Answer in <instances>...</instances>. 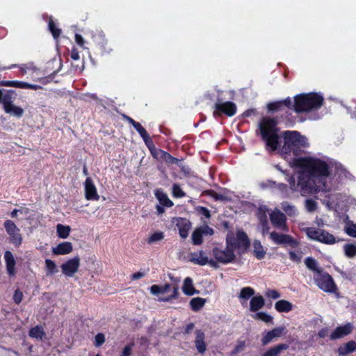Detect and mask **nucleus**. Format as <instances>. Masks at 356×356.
I'll return each instance as SVG.
<instances>
[{
	"label": "nucleus",
	"instance_id": "f257e3e1",
	"mask_svg": "<svg viewBox=\"0 0 356 356\" xmlns=\"http://www.w3.org/2000/svg\"><path fill=\"white\" fill-rule=\"evenodd\" d=\"M291 164L305 171L298 177V186H300L302 195L327 191V178L330 175V170L325 161L313 157L293 158Z\"/></svg>",
	"mask_w": 356,
	"mask_h": 356
},
{
	"label": "nucleus",
	"instance_id": "f03ea898",
	"mask_svg": "<svg viewBox=\"0 0 356 356\" xmlns=\"http://www.w3.org/2000/svg\"><path fill=\"white\" fill-rule=\"evenodd\" d=\"M282 138L284 144L281 152L285 157L293 156V158H300L304 149L309 146L307 138L297 131H284Z\"/></svg>",
	"mask_w": 356,
	"mask_h": 356
},
{
	"label": "nucleus",
	"instance_id": "7ed1b4c3",
	"mask_svg": "<svg viewBox=\"0 0 356 356\" xmlns=\"http://www.w3.org/2000/svg\"><path fill=\"white\" fill-rule=\"evenodd\" d=\"M277 122L275 119L264 117L259 123V131L266 149L275 151L280 147V136L277 134Z\"/></svg>",
	"mask_w": 356,
	"mask_h": 356
},
{
	"label": "nucleus",
	"instance_id": "20e7f679",
	"mask_svg": "<svg viewBox=\"0 0 356 356\" xmlns=\"http://www.w3.org/2000/svg\"><path fill=\"white\" fill-rule=\"evenodd\" d=\"M292 110L302 113L319 109L323 102V97L316 92L301 93L294 97Z\"/></svg>",
	"mask_w": 356,
	"mask_h": 356
},
{
	"label": "nucleus",
	"instance_id": "39448f33",
	"mask_svg": "<svg viewBox=\"0 0 356 356\" xmlns=\"http://www.w3.org/2000/svg\"><path fill=\"white\" fill-rule=\"evenodd\" d=\"M134 127L137 130L138 134L140 135V136L143 138V139L144 140L145 143L147 145L152 155L155 159H156L157 160L164 161L166 163H172L174 161H176V159L172 157L167 152L154 147L152 145V142H150L149 143V135L147 133L146 130L143 127V126L139 122H136L134 125Z\"/></svg>",
	"mask_w": 356,
	"mask_h": 356
},
{
	"label": "nucleus",
	"instance_id": "423d86ee",
	"mask_svg": "<svg viewBox=\"0 0 356 356\" xmlns=\"http://www.w3.org/2000/svg\"><path fill=\"white\" fill-rule=\"evenodd\" d=\"M314 281L316 286L324 292L335 293L338 291L334 279L324 269L318 270L317 274H314Z\"/></svg>",
	"mask_w": 356,
	"mask_h": 356
},
{
	"label": "nucleus",
	"instance_id": "0eeeda50",
	"mask_svg": "<svg viewBox=\"0 0 356 356\" xmlns=\"http://www.w3.org/2000/svg\"><path fill=\"white\" fill-rule=\"evenodd\" d=\"M307 237L313 241L326 245H333L343 239H337L335 236L327 231L315 227H307L304 229Z\"/></svg>",
	"mask_w": 356,
	"mask_h": 356
},
{
	"label": "nucleus",
	"instance_id": "6e6552de",
	"mask_svg": "<svg viewBox=\"0 0 356 356\" xmlns=\"http://www.w3.org/2000/svg\"><path fill=\"white\" fill-rule=\"evenodd\" d=\"M226 243H228L233 250H238L242 252L247 250L250 245L248 235L243 231H238L236 236H227Z\"/></svg>",
	"mask_w": 356,
	"mask_h": 356
},
{
	"label": "nucleus",
	"instance_id": "1a4fd4ad",
	"mask_svg": "<svg viewBox=\"0 0 356 356\" xmlns=\"http://www.w3.org/2000/svg\"><path fill=\"white\" fill-rule=\"evenodd\" d=\"M19 70L22 75H25L28 72H31V78L35 81H39L44 85L47 84L50 81V79L49 77L42 76V75H44V73H42L40 69L33 65V63L22 65L20 66Z\"/></svg>",
	"mask_w": 356,
	"mask_h": 356
},
{
	"label": "nucleus",
	"instance_id": "9d476101",
	"mask_svg": "<svg viewBox=\"0 0 356 356\" xmlns=\"http://www.w3.org/2000/svg\"><path fill=\"white\" fill-rule=\"evenodd\" d=\"M6 233L9 236L10 243L15 246H19L22 243V237L20 229L15 223L10 220H7L3 223Z\"/></svg>",
	"mask_w": 356,
	"mask_h": 356
},
{
	"label": "nucleus",
	"instance_id": "9b49d317",
	"mask_svg": "<svg viewBox=\"0 0 356 356\" xmlns=\"http://www.w3.org/2000/svg\"><path fill=\"white\" fill-rule=\"evenodd\" d=\"M213 254L217 261L222 264L230 263L236 258L234 251L229 246L228 243H227L225 250H223L217 247L213 248Z\"/></svg>",
	"mask_w": 356,
	"mask_h": 356
},
{
	"label": "nucleus",
	"instance_id": "f8f14e48",
	"mask_svg": "<svg viewBox=\"0 0 356 356\" xmlns=\"http://www.w3.org/2000/svg\"><path fill=\"white\" fill-rule=\"evenodd\" d=\"M270 238L277 245H289L292 248H296L298 245L297 240L289 234L279 233L273 231L270 233Z\"/></svg>",
	"mask_w": 356,
	"mask_h": 356
},
{
	"label": "nucleus",
	"instance_id": "ddd939ff",
	"mask_svg": "<svg viewBox=\"0 0 356 356\" xmlns=\"http://www.w3.org/2000/svg\"><path fill=\"white\" fill-rule=\"evenodd\" d=\"M214 116H220L222 114H225L227 116L232 117L234 115L236 112V106L235 104L229 101L223 103L216 102L214 105Z\"/></svg>",
	"mask_w": 356,
	"mask_h": 356
},
{
	"label": "nucleus",
	"instance_id": "4468645a",
	"mask_svg": "<svg viewBox=\"0 0 356 356\" xmlns=\"http://www.w3.org/2000/svg\"><path fill=\"white\" fill-rule=\"evenodd\" d=\"M80 261L79 257L67 259L60 266L63 273L67 277H73L79 271Z\"/></svg>",
	"mask_w": 356,
	"mask_h": 356
},
{
	"label": "nucleus",
	"instance_id": "2eb2a0df",
	"mask_svg": "<svg viewBox=\"0 0 356 356\" xmlns=\"http://www.w3.org/2000/svg\"><path fill=\"white\" fill-rule=\"evenodd\" d=\"M154 195L159 202V204L156 206L158 215H161L165 212V207L169 208L173 205V202L169 199L167 194L161 189L155 190Z\"/></svg>",
	"mask_w": 356,
	"mask_h": 356
},
{
	"label": "nucleus",
	"instance_id": "dca6fc26",
	"mask_svg": "<svg viewBox=\"0 0 356 356\" xmlns=\"http://www.w3.org/2000/svg\"><path fill=\"white\" fill-rule=\"evenodd\" d=\"M0 102L3 104V108L7 113H9L15 117H21L24 113V110L11 104L8 101V97L6 95H3L2 91L0 90Z\"/></svg>",
	"mask_w": 356,
	"mask_h": 356
},
{
	"label": "nucleus",
	"instance_id": "f3484780",
	"mask_svg": "<svg viewBox=\"0 0 356 356\" xmlns=\"http://www.w3.org/2000/svg\"><path fill=\"white\" fill-rule=\"evenodd\" d=\"M270 220L273 225L277 229L284 232H288L289 227L286 225V216L280 211H273L270 215Z\"/></svg>",
	"mask_w": 356,
	"mask_h": 356
},
{
	"label": "nucleus",
	"instance_id": "a211bd4d",
	"mask_svg": "<svg viewBox=\"0 0 356 356\" xmlns=\"http://www.w3.org/2000/svg\"><path fill=\"white\" fill-rule=\"evenodd\" d=\"M85 197L88 200L97 201L99 199L96 186L90 177H87L84 182Z\"/></svg>",
	"mask_w": 356,
	"mask_h": 356
},
{
	"label": "nucleus",
	"instance_id": "6ab92c4d",
	"mask_svg": "<svg viewBox=\"0 0 356 356\" xmlns=\"http://www.w3.org/2000/svg\"><path fill=\"white\" fill-rule=\"evenodd\" d=\"M285 327L283 326L274 327L273 330L268 331L261 339V343L263 346H266L273 341L275 339L280 337Z\"/></svg>",
	"mask_w": 356,
	"mask_h": 356
},
{
	"label": "nucleus",
	"instance_id": "aec40b11",
	"mask_svg": "<svg viewBox=\"0 0 356 356\" xmlns=\"http://www.w3.org/2000/svg\"><path fill=\"white\" fill-rule=\"evenodd\" d=\"M353 330V325L350 323H347L346 324L341 326H338L335 328V330L331 334L330 338L331 340H334L337 339H341L345 336L348 335L352 332Z\"/></svg>",
	"mask_w": 356,
	"mask_h": 356
},
{
	"label": "nucleus",
	"instance_id": "412c9836",
	"mask_svg": "<svg viewBox=\"0 0 356 356\" xmlns=\"http://www.w3.org/2000/svg\"><path fill=\"white\" fill-rule=\"evenodd\" d=\"M284 107L292 110V100L288 97L284 100L270 102L267 105L268 110L271 112H277L282 110Z\"/></svg>",
	"mask_w": 356,
	"mask_h": 356
},
{
	"label": "nucleus",
	"instance_id": "4be33fe9",
	"mask_svg": "<svg viewBox=\"0 0 356 356\" xmlns=\"http://www.w3.org/2000/svg\"><path fill=\"white\" fill-rule=\"evenodd\" d=\"M177 291V286L173 285L171 286L170 284H165L164 286L152 285L150 287V292L153 295L159 296L164 295L169 292H171L170 297H175Z\"/></svg>",
	"mask_w": 356,
	"mask_h": 356
},
{
	"label": "nucleus",
	"instance_id": "5701e85b",
	"mask_svg": "<svg viewBox=\"0 0 356 356\" xmlns=\"http://www.w3.org/2000/svg\"><path fill=\"white\" fill-rule=\"evenodd\" d=\"M73 245L71 242L64 241L51 248V252L54 255H65L71 253Z\"/></svg>",
	"mask_w": 356,
	"mask_h": 356
},
{
	"label": "nucleus",
	"instance_id": "b1692460",
	"mask_svg": "<svg viewBox=\"0 0 356 356\" xmlns=\"http://www.w3.org/2000/svg\"><path fill=\"white\" fill-rule=\"evenodd\" d=\"M4 259L6 265L7 272L9 275L13 276L15 275V264L16 261L13 253L10 251H6L4 253Z\"/></svg>",
	"mask_w": 356,
	"mask_h": 356
},
{
	"label": "nucleus",
	"instance_id": "393cba45",
	"mask_svg": "<svg viewBox=\"0 0 356 356\" xmlns=\"http://www.w3.org/2000/svg\"><path fill=\"white\" fill-rule=\"evenodd\" d=\"M195 335H196V337L195 339V347L199 353L203 354L205 353V351L207 350V345L204 341L205 334L202 330H197L195 331Z\"/></svg>",
	"mask_w": 356,
	"mask_h": 356
},
{
	"label": "nucleus",
	"instance_id": "a878e982",
	"mask_svg": "<svg viewBox=\"0 0 356 356\" xmlns=\"http://www.w3.org/2000/svg\"><path fill=\"white\" fill-rule=\"evenodd\" d=\"M289 345L286 343H279L268 348L260 356H279L282 351L286 350Z\"/></svg>",
	"mask_w": 356,
	"mask_h": 356
},
{
	"label": "nucleus",
	"instance_id": "bb28decb",
	"mask_svg": "<svg viewBox=\"0 0 356 356\" xmlns=\"http://www.w3.org/2000/svg\"><path fill=\"white\" fill-rule=\"evenodd\" d=\"M190 260L193 264L200 266H204L209 262V259L204 251H198L192 253Z\"/></svg>",
	"mask_w": 356,
	"mask_h": 356
},
{
	"label": "nucleus",
	"instance_id": "cd10ccee",
	"mask_svg": "<svg viewBox=\"0 0 356 356\" xmlns=\"http://www.w3.org/2000/svg\"><path fill=\"white\" fill-rule=\"evenodd\" d=\"M182 291L184 294L189 296L200 293V291L194 287L193 280L189 277H186L184 281Z\"/></svg>",
	"mask_w": 356,
	"mask_h": 356
},
{
	"label": "nucleus",
	"instance_id": "c85d7f7f",
	"mask_svg": "<svg viewBox=\"0 0 356 356\" xmlns=\"http://www.w3.org/2000/svg\"><path fill=\"white\" fill-rule=\"evenodd\" d=\"M265 305V300L261 295L253 296L250 302V310L256 312L261 309Z\"/></svg>",
	"mask_w": 356,
	"mask_h": 356
},
{
	"label": "nucleus",
	"instance_id": "c756f323",
	"mask_svg": "<svg viewBox=\"0 0 356 356\" xmlns=\"http://www.w3.org/2000/svg\"><path fill=\"white\" fill-rule=\"evenodd\" d=\"M356 350V342L353 340L339 347L337 353L340 356H346L348 354Z\"/></svg>",
	"mask_w": 356,
	"mask_h": 356
},
{
	"label": "nucleus",
	"instance_id": "7c9ffc66",
	"mask_svg": "<svg viewBox=\"0 0 356 356\" xmlns=\"http://www.w3.org/2000/svg\"><path fill=\"white\" fill-rule=\"evenodd\" d=\"M191 227V223L189 220L179 217V236L181 238H186L188 236Z\"/></svg>",
	"mask_w": 356,
	"mask_h": 356
},
{
	"label": "nucleus",
	"instance_id": "2f4dec72",
	"mask_svg": "<svg viewBox=\"0 0 356 356\" xmlns=\"http://www.w3.org/2000/svg\"><path fill=\"white\" fill-rule=\"evenodd\" d=\"M275 308L278 312H289L293 309V305L288 300H280L276 302Z\"/></svg>",
	"mask_w": 356,
	"mask_h": 356
},
{
	"label": "nucleus",
	"instance_id": "473e14b6",
	"mask_svg": "<svg viewBox=\"0 0 356 356\" xmlns=\"http://www.w3.org/2000/svg\"><path fill=\"white\" fill-rule=\"evenodd\" d=\"M44 269L47 276L54 275L58 271V266L55 261L49 259H46L44 261Z\"/></svg>",
	"mask_w": 356,
	"mask_h": 356
},
{
	"label": "nucleus",
	"instance_id": "72a5a7b5",
	"mask_svg": "<svg viewBox=\"0 0 356 356\" xmlns=\"http://www.w3.org/2000/svg\"><path fill=\"white\" fill-rule=\"evenodd\" d=\"M205 303H206V299L200 298V297H197V298H192L189 304H190L191 309L193 312H198L204 307Z\"/></svg>",
	"mask_w": 356,
	"mask_h": 356
},
{
	"label": "nucleus",
	"instance_id": "f704fd0d",
	"mask_svg": "<svg viewBox=\"0 0 356 356\" xmlns=\"http://www.w3.org/2000/svg\"><path fill=\"white\" fill-rule=\"evenodd\" d=\"M305 264L308 269L314 271V274H317L318 270L323 269L318 266L317 261L312 257H307L305 259Z\"/></svg>",
	"mask_w": 356,
	"mask_h": 356
},
{
	"label": "nucleus",
	"instance_id": "c9c22d12",
	"mask_svg": "<svg viewBox=\"0 0 356 356\" xmlns=\"http://www.w3.org/2000/svg\"><path fill=\"white\" fill-rule=\"evenodd\" d=\"M71 232V228L68 225H63L62 224H58L56 225V232L59 238L65 239L67 238Z\"/></svg>",
	"mask_w": 356,
	"mask_h": 356
},
{
	"label": "nucleus",
	"instance_id": "e433bc0d",
	"mask_svg": "<svg viewBox=\"0 0 356 356\" xmlns=\"http://www.w3.org/2000/svg\"><path fill=\"white\" fill-rule=\"evenodd\" d=\"M1 85L6 87L27 89V82L20 81H3Z\"/></svg>",
	"mask_w": 356,
	"mask_h": 356
},
{
	"label": "nucleus",
	"instance_id": "4c0bfd02",
	"mask_svg": "<svg viewBox=\"0 0 356 356\" xmlns=\"http://www.w3.org/2000/svg\"><path fill=\"white\" fill-rule=\"evenodd\" d=\"M253 245L254 255L255 256V257L258 259H264L266 252L264 250L261 243L259 241H254Z\"/></svg>",
	"mask_w": 356,
	"mask_h": 356
},
{
	"label": "nucleus",
	"instance_id": "58836bf2",
	"mask_svg": "<svg viewBox=\"0 0 356 356\" xmlns=\"http://www.w3.org/2000/svg\"><path fill=\"white\" fill-rule=\"evenodd\" d=\"M92 38L94 42L101 47H104L105 44H106L105 35L102 31H97L95 33H94L92 34Z\"/></svg>",
	"mask_w": 356,
	"mask_h": 356
},
{
	"label": "nucleus",
	"instance_id": "ea45409f",
	"mask_svg": "<svg viewBox=\"0 0 356 356\" xmlns=\"http://www.w3.org/2000/svg\"><path fill=\"white\" fill-rule=\"evenodd\" d=\"M254 294V290L252 287L246 286L241 289L238 298L243 300H248Z\"/></svg>",
	"mask_w": 356,
	"mask_h": 356
},
{
	"label": "nucleus",
	"instance_id": "a19ab883",
	"mask_svg": "<svg viewBox=\"0 0 356 356\" xmlns=\"http://www.w3.org/2000/svg\"><path fill=\"white\" fill-rule=\"evenodd\" d=\"M345 255L348 258H353L356 256V245L347 243L343 245Z\"/></svg>",
	"mask_w": 356,
	"mask_h": 356
},
{
	"label": "nucleus",
	"instance_id": "79ce46f5",
	"mask_svg": "<svg viewBox=\"0 0 356 356\" xmlns=\"http://www.w3.org/2000/svg\"><path fill=\"white\" fill-rule=\"evenodd\" d=\"M281 207L289 216H295L296 215V207L288 202H283L281 204Z\"/></svg>",
	"mask_w": 356,
	"mask_h": 356
},
{
	"label": "nucleus",
	"instance_id": "37998d69",
	"mask_svg": "<svg viewBox=\"0 0 356 356\" xmlns=\"http://www.w3.org/2000/svg\"><path fill=\"white\" fill-rule=\"evenodd\" d=\"M44 334V333L42 328L39 326L32 328L29 332L30 337L38 339H42Z\"/></svg>",
	"mask_w": 356,
	"mask_h": 356
},
{
	"label": "nucleus",
	"instance_id": "c03bdc74",
	"mask_svg": "<svg viewBox=\"0 0 356 356\" xmlns=\"http://www.w3.org/2000/svg\"><path fill=\"white\" fill-rule=\"evenodd\" d=\"M203 234L201 232V229L199 228L196 229L192 234V241L194 245H200L202 243Z\"/></svg>",
	"mask_w": 356,
	"mask_h": 356
},
{
	"label": "nucleus",
	"instance_id": "a18cd8bd",
	"mask_svg": "<svg viewBox=\"0 0 356 356\" xmlns=\"http://www.w3.org/2000/svg\"><path fill=\"white\" fill-rule=\"evenodd\" d=\"M163 238H164V235H163V232H156L152 234L149 236V238L147 239V243L149 244L155 243H157V242L161 241Z\"/></svg>",
	"mask_w": 356,
	"mask_h": 356
},
{
	"label": "nucleus",
	"instance_id": "49530a36",
	"mask_svg": "<svg viewBox=\"0 0 356 356\" xmlns=\"http://www.w3.org/2000/svg\"><path fill=\"white\" fill-rule=\"evenodd\" d=\"M205 194L210 196L215 200H220V201H225L227 200V197L225 195L222 194L218 193L213 190H207L205 191Z\"/></svg>",
	"mask_w": 356,
	"mask_h": 356
},
{
	"label": "nucleus",
	"instance_id": "de8ad7c7",
	"mask_svg": "<svg viewBox=\"0 0 356 356\" xmlns=\"http://www.w3.org/2000/svg\"><path fill=\"white\" fill-rule=\"evenodd\" d=\"M254 318H258L266 323L273 321V317L267 313L263 312H257L254 316Z\"/></svg>",
	"mask_w": 356,
	"mask_h": 356
},
{
	"label": "nucleus",
	"instance_id": "09e8293b",
	"mask_svg": "<svg viewBox=\"0 0 356 356\" xmlns=\"http://www.w3.org/2000/svg\"><path fill=\"white\" fill-rule=\"evenodd\" d=\"M49 29L52 33L54 38H58L61 33V30L56 26L54 22L51 19H50L49 21Z\"/></svg>",
	"mask_w": 356,
	"mask_h": 356
},
{
	"label": "nucleus",
	"instance_id": "8fccbe9b",
	"mask_svg": "<svg viewBox=\"0 0 356 356\" xmlns=\"http://www.w3.org/2000/svg\"><path fill=\"white\" fill-rule=\"evenodd\" d=\"M305 207L309 212H313L317 209V203L312 199H308L305 201Z\"/></svg>",
	"mask_w": 356,
	"mask_h": 356
},
{
	"label": "nucleus",
	"instance_id": "3c124183",
	"mask_svg": "<svg viewBox=\"0 0 356 356\" xmlns=\"http://www.w3.org/2000/svg\"><path fill=\"white\" fill-rule=\"evenodd\" d=\"M265 295L267 298L271 299H277L281 296L280 292L275 289H268Z\"/></svg>",
	"mask_w": 356,
	"mask_h": 356
},
{
	"label": "nucleus",
	"instance_id": "603ef678",
	"mask_svg": "<svg viewBox=\"0 0 356 356\" xmlns=\"http://www.w3.org/2000/svg\"><path fill=\"white\" fill-rule=\"evenodd\" d=\"M289 259L297 264L300 263L302 259V254L300 253H296L294 251H289Z\"/></svg>",
	"mask_w": 356,
	"mask_h": 356
},
{
	"label": "nucleus",
	"instance_id": "864d4df0",
	"mask_svg": "<svg viewBox=\"0 0 356 356\" xmlns=\"http://www.w3.org/2000/svg\"><path fill=\"white\" fill-rule=\"evenodd\" d=\"M197 211L198 214L205 217L206 218H210L211 217L210 211L207 207H198L197 208Z\"/></svg>",
	"mask_w": 356,
	"mask_h": 356
},
{
	"label": "nucleus",
	"instance_id": "5fc2aeb1",
	"mask_svg": "<svg viewBox=\"0 0 356 356\" xmlns=\"http://www.w3.org/2000/svg\"><path fill=\"white\" fill-rule=\"evenodd\" d=\"M288 182H289V184L290 185V188L292 191H298V188L300 189V186H298V183L296 184V179L293 176H291L289 178Z\"/></svg>",
	"mask_w": 356,
	"mask_h": 356
},
{
	"label": "nucleus",
	"instance_id": "6e6d98bb",
	"mask_svg": "<svg viewBox=\"0 0 356 356\" xmlns=\"http://www.w3.org/2000/svg\"><path fill=\"white\" fill-rule=\"evenodd\" d=\"M346 232L352 237H356V224L352 225L346 228Z\"/></svg>",
	"mask_w": 356,
	"mask_h": 356
},
{
	"label": "nucleus",
	"instance_id": "4d7b16f0",
	"mask_svg": "<svg viewBox=\"0 0 356 356\" xmlns=\"http://www.w3.org/2000/svg\"><path fill=\"white\" fill-rule=\"evenodd\" d=\"M179 171L182 172L185 176L188 175L191 172V168L188 166L184 165L181 159H179Z\"/></svg>",
	"mask_w": 356,
	"mask_h": 356
},
{
	"label": "nucleus",
	"instance_id": "13d9d810",
	"mask_svg": "<svg viewBox=\"0 0 356 356\" xmlns=\"http://www.w3.org/2000/svg\"><path fill=\"white\" fill-rule=\"evenodd\" d=\"M75 41L78 45H79L83 49H86L85 47V40L80 34H75Z\"/></svg>",
	"mask_w": 356,
	"mask_h": 356
},
{
	"label": "nucleus",
	"instance_id": "bf43d9fd",
	"mask_svg": "<svg viewBox=\"0 0 356 356\" xmlns=\"http://www.w3.org/2000/svg\"><path fill=\"white\" fill-rule=\"evenodd\" d=\"M201 229V232L203 235H213V229L209 227L208 225H205L199 228Z\"/></svg>",
	"mask_w": 356,
	"mask_h": 356
},
{
	"label": "nucleus",
	"instance_id": "052dcab7",
	"mask_svg": "<svg viewBox=\"0 0 356 356\" xmlns=\"http://www.w3.org/2000/svg\"><path fill=\"white\" fill-rule=\"evenodd\" d=\"M23 294L19 290H16L13 296L14 302L16 304H19L22 300Z\"/></svg>",
	"mask_w": 356,
	"mask_h": 356
},
{
	"label": "nucleus",
	"instance_id": "680f3d73",
	"mask_svg": "<svg viewBox=\"0 0 356 356\" xmlns=\"http://www.w3.org/2000/svg\"><path fill=\"white\" fill-rule=\"evenodd\" d=\"M105 341V337L103 334H97L95 337V345L99 346Z\"/></svg>",
	"mask_w": 356,
	"mask_h": 356
},
{
	"label": "nucleus",
	"instance_id": "e2e57ef3",
	"mask_svg": "<svg viewBox=\"0 0 356 356\" xmlns=\"http://www.w3.org/2000/svg\"><path fill=\"white\" fill-rule=\"evenodd\" d=\"M27 211H28V209H26V208H22L20 209H15L11 212L10 216L12 218H15L17 216L19 213H20L22 214V213L26 214L27 213Z\"/></svg>",
	"mask_w": 356,
	"mask_h": 356
},
{
	"label": "nucleus",
	"instance_id": "0e129e2a",
	"mask_svg": "<svg viewBox=\"0 0 356 356\" xmlns=\"http://www.w3.org/2000/svg\"><path fill=\"white\" fill-rule=\"evenodd\" d=\"M195 325L193 323H190L186 325V326L184 327V334H190L194 329Z\"/></svg>",
	"mask_w": 356,
	"mask_h": 356
},
{
	"label": "nucleus",
	"instance_id": "69168bd1",
	"mask_svg": "<svg viewBox=\"0 0 356 356\" xmlns=\"http://www.w3.org/2000/svg\"><path fill=\"white\" fill-rule=\"evenodd\" d=\"M71 58L74 60H77L79 59L80 56H79V51H77L76 49L75 48H73L72 49V51H71Z\"/></svg>",
	"mask_w": 356,
	"mask_h": 356
},
{
	"label": "nucleus",
	"instance_id": "338daca9",
	"mask_svg": "<svg viewBox=\"0 0 356 356\" xmlns=\"http://www.w3.org/2000/svg\"><path fill=\"white\" fill-rule=\"evenodd\" d=\"M276 184V182L272 180H268L266 183H263L261 184L262 188H265L267 187H274Z\"/></svg>",
	"mask_w": 356,
	"mask_h": 356
},
{
	"label": "nucleus",
	"instance_id": "774afa93",
	"mask_svg": "<svg viewBox=\"0 0 356 356\" xmlns=\"http://www.w3.org/2000/svg\"><path fill=\"white\" fill-rule=\"evenodd\" d=\"M327 335V329L323 328L318 331V336L320 338H325Z\"/></svg>",
	"mask_w": 356,
	"mask_h": 356
}]
</instances>
